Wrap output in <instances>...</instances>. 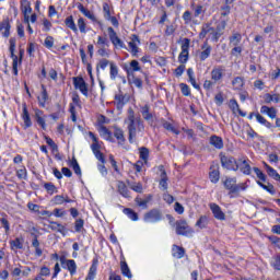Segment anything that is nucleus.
<instances>
[{"label":"nucleus","instance_id":"1","mask_svg":"<svg viewBox=\"0 0 280 280\" xmlns=\"http://www.w3.org/2000/svg\"><path fill=\"white\" fill-rule=\"evenodd\" d=\"M124 121L127 125L129 143H135L137 135L143 133L145 131V125L143 124L141 117H137L135 115V109H132V107L128 108L127 117Z\"/></svg>","mask_w":280,"mask_h":280},{"label":"nucleus","instance_id":"2","mask_svg":"<svg viewBox=\"0 0 280 280\" xmlns=\"http://www.w3.org/2000/svg\"><path fill=\"white\" fill-rule=\"evenodd\" d=\"M176 234L183 235L184 237H191L194 235V229L187 224V221L179 220L176 222Z\"/></svg>","mask_w":280,"mask_h":280},{"label":"nucleus","instance_id":"3","mask_svg":"<svg viewBox=\"0 0 280 280\" xmlns=\"http://www.w3.org/2000/svg\"><path fill=\"white\" fill-rule=\"evenodd\" d=\"M62 268L70 272L71 277L78 272V265L73 259H67L65 256H61L59 259Z\"/></svg>","mask_w":280,"mask_h":280},{"label":"nucleus","instance_id":"4","mask_svg":"<svg viewBox=\"0 0 280 280\" xmlns=\"http://www.w3.org/2000/svg\"><path fill=\"white\" fill-rule=\"evenodd\" d=\"M208 35L211 36L213 40H218V38H220V35L218 32H215V28L211 27L209 24H203L199 34V38H206Z\"/></svg>","mask_w":280,"mask_h":280},{"label":"nucleus","instance_id":"5","mask_svg":"<svg viewBox=\"0 0 280 280\" xmlns=\"http://www.w3.org/2000/svg\"><path fill=\"white\" fill-rule=\"evenodd\" d=\"M103 14L105 21H109L114 27H119V21L117 18L113 16V12L110 11V5L108 3H103Z\"/></svg>","mask_w":280,"mask_h":280},{"label":"nucleus","instance_id":"6","mask_svg":"<svg viewBox=\"0 0 280 280\" xmlns=\"http://www.w3.org/2000/svg\"><path fill=\"white\" fill-rule=\"evenodd\" d=\"M190 40L189 38H185L183 44H182V51L178 56V60L179 62H182V65H185V62H187V60H189V45H190Z\"/></svg>","mask_w":280,"mask_h":280},{"label":"nucleus","instance_id":"7","mask_svg":"<svg viewBox=\"0 0 280 280\" xmlns=\"http://www.w3.org/2000/svg\"><path fill=\"white\" fill-rule=\"evenodd\" d=\"M221 165L225 170L237 172V161H235L233 156L221 155Z\"/></svg>","mask_w":280,"mask_h":280},{"label":"nucleus","instance_id":"8","mask_svg":"<svg viewBox=\"0 0 280 280\" xmlns=\"http://www.w3.org/2000/svg\"><path fill=\"white\" fill-rule=\"evenodd\" d=\"M21 8L22 14L24 16V23H26V25H30V15L32 14V5L30 4V1L22 0Z\"/></svg>","mask_w":280,"mask_h":280},{"label":"nucleus","instance_id":"9","mask_svg":"<svg viewBox=\"0 0 280 280\" xmlns=\"http://www.w3.org/2000/svg\"><path fill=\"white\" fill-rule=\"evenodd\" d=\"M139 45H141V40L139 39V36L132 35L131 40L128 43V47L131 56H137V54H139Z\"/></svg>","mask_w":280,"mask_h":280},{"label":"nucleus","instance_id":"10","mask_svg":"<svg viewBox=\"0 0 280 280\" xmlns=\"http://www.w3.org/2000/svg\"><path fill=\"white\" fill-rule=\"evenodd\" d=\"M161 220V212L159 210H151L144 214V222L154 223L160 222Z\"/></svg>","mask_w":280,"mask_h":280},{"label":"nucleus","instance_id":"11","mask_svg":"<svg viewBox=\"0 0 280 280\" xmlns=\"http://www.w3.org/2000/svg\"><path fill=\"white\" fill-rule=\"evenodd\" d=\"M235 170H240L242 174L249 176L252 168H250V164L248 163V160L241 159L238 160V162H236Z\"/></svg>","mask_w":280,"mask_h":280},{"label":"nucleus","instance_id":"12","mask_svg":"<svg viewBox=\"0 0 280 280\" xmlns=\"http://www.w3.org/2000/svg\"><path fill=\"white\" fill-rule=\"evenodd\" d=\"M237 178L235 177H226L223 182L225 189H229L230 194H237Z\"/></svg>","mask_w":280,"mask_h":280},{"label":"nucleus","instance_id":"13","mask_svg":"<svg viewBox=\"0 0 280 280\" xmlns=\"http://www.w3.org/2000/svg\"><path fill=\"white\" fill-rule=\"evenodd\" d=\"M73 84L75 89H79V91L82 93V95H89V88H86V82H84V79L82 78H74Z\"/></svg>","mask_w":280,"mask_h":280},{"label":"nucleus","instance_id":"14","mask_svg":"<svg viewBox=\"0 0 280 280\" xmlns=\"http://www.w3.org/2000/svg\"><path fill=\"white\" fill-rule=\"evenodd\" d=\"M159 172H160V189L162 191H167V173L165 172V167L163 165L159 166Z\"/></svg>","mask_w":280,"mask_h":280},{"label":"nucleus","instance_id":"15","mask_svg":"<svg viewBox=\"0 0 280 280\" xmlns=\"http://www.w3.org/2000/svg\"><path fill=\"white\" fill-rule=\"evenodd\" d=\"M222 78H224V67L219 66L213 68L211 71V80H213V82H220Z\"/></svg>","mask_w":280,"mask_h":280},{"label":"nucleus","instance_id":"16","mask_svg":"<svg viewBox=\"0 0 280 280\" xmlns=\"http://www.w3.org/2000/svg\"><path fill=\"white\" fill-rule=\"evenodd\" d=\"M48 229H50L51 231H55L56 233H60L61 235H63V237L68 233V230L65 225H62L58 222H54V221H50V224L48 225Z\"/></svg>","mask_w":280,"mask_h":280},{"label":"nucleus","instance_id":"17","mask_svg":"<svg viewBox=\"0 0 280 280\" xmlns=\"http://www.w3.org/2000/svg\"><path fill=\"white\" fill-rule=\"evenodd\" d=\"M98 132L102 139H105V141H109L110 143L115 142V138H113V132H110L105 126H101L98 128Z\"/></svg>","mask_w":280,"mask_h":280},{"label":"nucleus","instance_id":"18","mask_svg":"<svg viewBox=\"0 0 280 280\" xmlns=\"http://www.w3.org/2000/svg\"><path fill=\"white\" fill-rule=\"evenodd\" d=\"M210 209L217 220H225L226 215L222 212V208L218 203H210Z\"/></svg>","mask_w":280,"mask_h":280},{"label":"nucleus","instance_id":"19","mask_svg":"<svg viewBox=\"0 0 280 280\" xmlns=\"http://www.w3.org/2000/svg\"><path fill=\"white\" fill-rule=\"evenodd\" d=\"M11 25H10V20L9 19H4L2 22H0V32L2 33V36L4 38H10V30H11Z\"/></svg>","mask_w":280,"mask_h":280},{"label":"nucleus","instance_id":"20","mask_svg":"<svg viewBox=\"0 0 280 280\" xmlns=\"http://www.w3.org/2000/svg\"><path fill=\"white\" fill-rule=\"evenodd\" d=\"M210 145L215 148V150H222L224 148V141L219 136H211L209 139Z\"/></svg>","mask_w":280,"mask_h":280},{"label":"nucleus","instance_id":"21","mask_svg":"<svg viewBox=\"0 0 280 280\" xmlns=\"http://www.w3.org/2000/svg\"><path fill=\"white\" fill-rule=\"evenodd\" d=\"M261 115H268L270 119H277V108L262 105L260 107Z\"/></svg>","mask_w":280,"mask_h":280},{"label":"nucleus","instance_id":"22","mask_svg":"<svg viewBox=\"0 0 280 280\" xmlns=\"http://www.w3.org/2000/svg\"><path fill=\"white\" fill-rule=\"evenodd\" d=\"M182 19L185 25H189L190 23H194V25H198V20L194 18V14L190 11H185L182 15Z\"/></svg>","mask_w":280,"mask_h":280},{"label":"nucleus","instance_id":"23","mask_svg":"<svg viewBox=\"0 0 280 280\" xmlns=\"http://www.w3.org/2000/svg\"><path fill=\"white\" fill-rule=\"evenodd\" d=\"M172 256L175 257V259H183L185 257V248L178 245H173Z\"/></svg>","mask_w":280,"mask_h":280},{"label":"nucleus","instance_id":"24","mask_svg":"<svg viewBox=\"0 0 280 280\" xmlns=\"http://www.w3.org/2000/svg\"><path fill=\"white\" fill-rule=\"evenodd\" d=\"M114 137L117 139L118 143H126V136L124 133V129L114 126Z\"/></svg>","mask_w":280,"mask_h":280},{"label":"nucleus","instance_id":"25","mask_svg":"<svg viewBox=\"0 0 280 280\" xmlns=\"http://www.w3.org/2000/svg\"><path fill=\"white\" fill-rule=\"evenodd\" d=\"M65 25L68 27V30H71L74 34H78V25H75V21L73 20V15H69L65 20Z\"/></svg>","mask_w":280,"mask_h":280},{"label":"nucleus","instance_id":"26","mask_svg":"<svg viewBox=\"0 0 280 280\" xmlns=\"http://www.w3.org/2000/svg\"><path fill=\"white\" fill-rule=\"evenodd\" d=\"M195 226L198 229H207V226H209V217L207 214L200 215Z\"/></svg>","mask_w":280,"mask_h":280},{"label":"nucleus","instance_id":"27","mask_svg":"<svg viewBox=\"0 0 280 280\" xmlns=\"http://www.w3.org/2000/svg\"><path fill=\"white\" fill-rule=\"evenodd\" d=\"M266 172L270 178H273V180H279L280 182V175L277 172V170L272 168V166L268 165L267 163H264Z\"/></svg>","mask_w":280,"mask_h":280},{"label":"nucleus","instance_id":"28","mask_svg":"<svg viewBox=\"0 0 280 280\" xmlns=\"http://www.w3.org/2000/svg\"><path fill=\"white\" fill-rule=\"evenodd\" d=\"M120 270L124 277H127V279H132V271H130V267H128V264L125 260L120 261Z\"/></svg>","mask_w":280,"mask_h":280},{"label":"nucleus","instance_id":"29","mask_svg":"<svg viewBox=\"0 0 280 280\" xmlns=\"http://www.w3.org/2000/svg\"><path fill=\"white\" fill-rule=\"evenodd\" d=\"M201 49H203L200 54H199V58L201 61L207 60V58H209L211 56V46H209V44H205Z\"/></svg>","mask_w":280,"mask_h":280},{"label":"nucleus","instance_id":"30","mask_svg":"<svg viewBox=\"0 0 280 280\" xmlns=\"http://www.w3.org/2000/svg\"><path fill=\"white\" fill-rule=\"evenodd\" d=\"M117 187L119 194L122 195L124 198H130V191L128 190V186H126V183L118 182Z\"/></svg>","mask_w":280,"mask_h":280},{"label":"nucleus","instance_id":"31","mask_svg":"<svg viewBox=\"0 0 280 280\" xmlns=\"http://www.w3.org/2000/svg\"><path fill=\"white\" fill-rule=\"evenodd\" d=\"M242 43V34L240 33H233L232 36H230V45L231 47H237Z\"/></svg>","mask_w":280,"mask_h":280},{"label":"nucleus","instance_id":"32","mask_svg":"<svg viewBox=\"0 0 280 280\" xmlns=\"http://www.w3.org/2000/svg\"><path fill=\"white\" fill-rule=\"evenodd\" d=\"M22 119L24 121V127L30 128L32 126V119L30 118V112H27V106H23Z\"/></svg>","mask_w":280,"mask_h":280},{"label":"nucleus","instance_id":"33","mask_svg":"<svg viewBox=\"0 0 280 280\" xmlns=\"http://www.w3.org/2000/svg\"><path fill=\"white\" fill-rule=\"evenodd\" d=\"M119 75V68L115 62L110 61L109 63V77L110 80H117V77Z\"/></svg>","mask_w":280,"mask_h":280},{"label":"nucleus","instance_id":"34","mask_svg":"<svg viewBox=\"0 0 280 280\" xmlns=\"http://www.w3.org/2000/svg\"><path fill=\"white\" fill-rule=\"evenodd\" d=\"M54 205H65V202H73L68 196L57 195L52 199Z\"/></svg>","mask_w":280,"mask_h":280},{"label":"nucleus","instance_id":"35","mask_svg":"<svg viewBox=\"0 0 280 280\" xmlns=\"http://www.w3.org/2000/svg\"><path fill=\"white\" fill-rule=\"evenodd\" d=\"M255 117L256 121H258V124H261V126H265V128H272V124L268 121V119H266L264 116H261V114L257 113L255 114Z\"/></svg>","mask_w":280,"mask_h":280},{"label":"nucleus","instance_id":"36","mask_svg":"<svg viewBox=\"0 0 280 280\" xmlns=\"http://www.w3.org/2000/svg\"><path fill=\"white\" fill-rule=\"evenodd\" d=\"M265 104H271V102H275L276 104H279L280 102V96L279 94H265L264 96Z\"/></svg>","mask_w":280,"mask_h":280},{"label":"nucleus","instance_id":"37","mask_svg":"<svg viewBox=\"0 0 280 280\" xmlns=\"http://www.w3.org/2000/svg\"><path fill=\"white\" fill-rule=\"evenodd\" d=\"M141 114L142 117L145 121H152V113H150V106L149 105H144L143 107H141Z\"/></svg>","mask_w":280,"mask_h":280},{"label":"nucleus","instance_id":"38","mask_svg":"<svg viewBox=\"0 0 280 280\" xmlns=\"http://www.w3.org/2000/svg\"><path fill=\"white\" fill-rule=\"evenodd\" d=\"M191 8L194 10L192 16L195 20L205 14V7H202L201 4H198L197 7H194V4H191Z\"/></svg>","mask_w":280,"mask_h":280},{"label":"nucleus","instance_id":"39","mask_svg":"<svg viewBox=\"0 0 280 280\" xmlns=\"http://www.w3.org/2000/svg\"><path fill=\"white\" fill-rule=\"evenodd\" d=\"M140 159L144 161V164L148 165V159H150V150L145 147L139 149Z\"/></svg>","mask_w":280,"mask_h":280},{"label":"nucleus","instance_id":"40","mask_svg":"<svg viewBox=\"0 0 280 280\" xmlns=\"http://www.w3.org/2000/svg\"><path fill=\"white\" fill-rule=\"evenodd\" d=\"M70 167H72L77 176H82V170L80 168V164L78 163V160H75V158H73L72 161L70 162Z\"/></svg>","mask_w":280,"mask_h":280},{"label":"nucleus","instance_id":"41","mask_svg":"<svg viewBox=\"0 0 280 280\" xmlns=\"http://www.w3.org/2000/svg\"><path fill=\"white\" fill-rule=\"evenodd\" d=\"M124 213L125 215H127L130 220H132L133 222H137V220H139V214H137V212H135L132 209L130 208H126L124 209Z\"/></svg>","mask_w":280,"mask_h":280},{"label":"nucleus","instance_id":"42","mask_svg":"<svg viewBox=\"0 0 280 280\" xmlns=\"http://www.w3.org/2000/svg\"><path fill=\"white\" fill-rule=\"evenodd\" d=\"M128 186L136 191L137 194H143V185L141 183H130L128 182Z\"/></svg>","mask_w":280,"mask_h":280},{"label":"nucleus","instance_id":"43","mask_svg":"<svg viewBox=\"0 0 280 280\" xmlns=\"http://www.w3.org/2000/svg\"><path fill=\"white\" fill-rule=\"evenodd\" d=\"M96 275H97V265L93 262L85 280H94Z\"/></svg>","mask_w":280,"mask_h":280},{"label":"nucleus","instance_id":"44","mask_svg":"<svg viewBox=\"0 0 280 280\" xmlns=\"http://www.w3.org/2000/svg\"><path fill=\"white\" fill-rule=\"evenodd\" d=\"M10 246L12 250H21V248H23V241H21V238H15L10 242Z\"/></svg>","mask_w":280,"mask_h":280},{"label":"nucleus","instance_id":"45","mask_svg":"<svg viewBox=\"0 0 280 280\" xmlns=\"http://www.w3.org/2000/svg\"><path fill=\"white\" fill-rule=\"evenodd\" d=\"M116 106L118 109L124 108L126 105V97L121 94L115 96Z\"/></svg>","mask_w":280,"mask_h":280},{"label":"nucleus","instance_id":"46","mask_svg":"<svg viewBox=\"0 0 280 280\" xmlns=\"http://www.w3.org/2000/svg\"><path fill=\"white\" fill-rule=\"evenodd\" d=\"M77 25L81 34H86V22L84 21V18H79L77 21Z\"/></svg>","mask_w":280,"mask_h":280},{"label":"nucleus","instance_id":"47","mask_svg":"<svg viewBox=\"0 0 280 280\" xmlns=\"http://www.w3.org/2000/svg\"><path fill=\"white\" fill-rule=\"evenodd\" d=\"M210 180L211 183H218L220 180V171L218 168H213L210 172Z\"/></svg>","mask_w":280,"mask_h":280},{"label":"nucleus","instance_id":"48","mask_svg":"<svg viewBox=\"0 0 280 280\" xmlns=\"http://www.w3.org/2000/svg\"><path fill=\"white\" fill-rule=\"evenodd\" d=\"M16 176L20 180H25L27 178V168H25V166H21V168L16 171Z\"/></svg>","mask_w":280,"mask_h":280},{"label":"nucleus","instance_id":"49","mask_svg":"<svg viewBox=\"0 0 280 280\" xmlns=\"http://www.w3.org/2000/svg\"><path fill=\"white\" fill-rule=\"evenodd\" d=\"M232 84L234 86V89H236L237 91H240V89H242V86H244V79H242V77H236L233 81Z\"/></svg>","mask_w":280,"mask_h":280},{"label":"nucleus","instance_id":"50","mask_svg":"<svg viewBox=\"0 0 280 280\" xmlns=\"http://www.w3.org/2000/svg\"><path fill=\"white\" fill-rule=\"evenodd\" d=\"M230 108L235 110H238L241 117H246V114L242 113V110H240V104H237V101L235 100H231L230 101Z\"/></svg>","mask_w":280,"mask_h":280},{"label":"nucleus","instance_id":"51","mask_svg":"<svg viewBox=\"0 0 280 280\" xmlns=\"http://www.w3.org/2000/svg\"><path fill=\"white\" fill-rule=\"evenodd\" d=\"M163 128H165V130H170L171 132H173L174 135H180V131L177 130L176 128H174V125H172L168 121H164L163 122Z\"/></svg>","mask_w":280,"mask_h":280},{"label":"nucleus","instance_id":"52","mask_svg":"<svg viewBox=\"0 0 280 280\" xmlns=\"http://www.w3.org/2000/svg\"><path fill=\"white\" fill-rule=\"evenodd\" d=\"M258 185L262 187V189L271 194V196H275L276 191H275V186L272 184L265 185L261 182H258Z\"/></svg>","mask_w":280,"mask_h":280},{"label":"nucleus","instance_id":"53","mask_svg":"<svg viewBox=\"0 0 280 280\" xmlns=\"http://www.w3.org/2000/svg\"><path fill=\"white\" fill-rule=\"evenodd\" d=\"M107 32H108L110 43H115L116 39L119 37L117 35V32H115V28L109 26V27H107Z\"/></svg>","mask_w":280,"mask_h":280},{"label":"nucleus","instance_id":"54","mask_svg":"<svg viewBox=\"0 0 280 280\" xmlns=\"http://www.w3.org/2000/svg\"><path fill=\"white\" fill-rule=\"evenodd\" d=\"M129 82H131L133 86H137V89H143V81L137 77L129 79Z\"/></svg>","mask_w":280,"mask_h":280},{"label":"nucleus","instance_id":"55","mask_svg":"<svg viewBox=\"0 0 280 280\" xmlns=\"http://www.w3.org/2000/svg\"><path fill=\"white\" fill-rule=\"evenodd\" d=\"M0 222L4 229L5 235H10V221H8V219H5V218H2V219H0Z\"/></svg>","mask_w":280,"mask_h":280},{"label":"nucleus","instance_id":"56","mask_svg":"<svg viewBox=\"0 0 280 280\" xmlns=\"http://www.w3.org/2000/svg\"><path fill=\"white\" fill-rule=\"evenodd\" d=\"M112 45H114V47H116V49L126 48V44H124V40H121V38H119V37H116L115 42H112Z\"/></svg>","mask_w":280,"mask_h":280},{"label":"nucleus","instance_id":"57","mask_svg":"<svg viewBox=\"0 0 280 280\" xmlns=\"http://www.w3.org/2000/svg\"><path fill=\"white\" fill-rule=\"evenodd\" d=\"M112 45H114V47H116V49L126 48V44H124V40H121V38H119V37H116L115 42H112Z\"/></svg>","mask_w":280,"mask_h":280},{"label":"nucleus","instance_id":"58","mask_svg":"<svg viewBox=\"0 0 280 280\" xmlns=\"http://www.w3.org/2000/svg\"><path fill=\"white\" fill-rule=\"evenodd\" d=\"M74 229L77 233H80L82 229H84V220L82 219L77 220L74 223Z\"/></svg>","mask_w":280,"mask_h":280},{"label":"nucleus","instance_id":"59","mask_svg":"<svg viewBox=\"0 0 280 280\" xmlns=\"http://www.w3.org/2000/svg\"><path fill=\"white\" fill-rule=\"evenodd\" d=\"M180 89H182V93L183 95H185V97H189V95H191V92L189 91V85L182 83L179 84Z\"/></svg>","mask_w":280,"mask_h":280},{"label":"nucleus","instance_id":"60","mask_svg":"<svg viewBox=\"0 0 280 280\" xmlns=\"http://www.w3.org/2000/svg\"><path fill=\"white\" fill-rule=\"evenodd\" d=\"M96 45L100 47H108V39L106 37L98 36Z\"/></svg>","mask_w":280,"mask_h":280},{"label":"nucleus","instance_id":"61","mask_svg":"<svg viewBox=\"0 0 280 280\" xmlns=\"http://www.w3.org/2000/svg\"><path fill=\"white\" fill-rule=\"evenodd\" d=\"M110 65V61H108L107 59H101L97 63V69H102L104 71V69H106V67H108Z\"/></svg>","mask_w":280,"mask_h":280},{"label":"nucleus","instance_id":"62","mask_svg":"<svg viewBox=\"0 0 280 280\" xmlns=\"http://www.w3.org/2000/svg\"><path fill=\"white\" fill-rule=\"evenodd\" d=\"M40 106L45 107V102H47V90L42 92V95L38 97Z\"/></svg>","mask_w":280,"mask_h":280},{"label":"nucleus","instance_id":"63","mask_svg":"<svg viewBox=\"0 0 280 280\" xmlns=\"http://www.w3.org/2000/svg\"><path fill=\"white\" fill-rule=\"evenodd\" d=\"M44 45L45 47H47V49H51V47H54V37L51 36L46 37Z\"/></svg>","mask_w":280,"mask_h":280},{"label":"nucleus","instance_id":"64","mask_svg":"<svg viewBox=\"0 0 280 280\" xmlns=\"http://www.w3.org/2000/svg\"><path fill=\"white\" fill-rule=\"evenodd\" d=\"M275 270H280V255H278L276 258H275V261L272 264Z\"/></svg>","mask_w":280,"mask_h":280}]
</instances>
